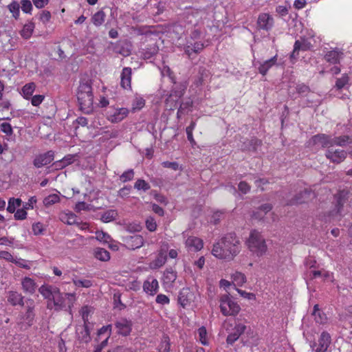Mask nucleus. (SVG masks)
<instances>
[{"label":"nucleus","mask_w":352,"mask_h":352,"mask_svg":"<svg viewBox=\"0 0 352 352\" xmlns=\"http://www.w3.org/2000/svg\"><path fill=\"white\" fill-rule=\"evenodd\" d=\"M241 251V243L234 233H228L214 244L212 254L215 257L232 261Z\"/></svg>","instance_id":"1"},{"label":"nucleus","mask_w":352,"mask_h":352,"mask_svg":"<svg viewBox=\"0 0 352 352\" xmlns=\"http://www.w3.org/2000/svg\"><path fill=\"white\" fill-rule=\"evenodd\" d=\"M76 95L80 109L85 113H90L93 111L94 102L91 80L87 78L80 79Z\"/></svg>","instance_id":"2"},{"label":"nucleus","mask_w":352,"mask_h":352,"mask_svg":"<svg viewBox=\"0 0 352 352\" xmlns=\"http://www.w3.org/2000/svg\"><path fill=\"white\" fill-rule=\"evenodd\" d=\"M248 250L256 256L261 257L265 254L267 250V245L265 238L258 231L254 230L250 233L246 241Z\"/></svg>","instance_id":"3"},{"label":"nucleus","mask_w":352,"mask_h":352,"mask_svg":"<svg viewBox=\"0 0 352 352\" xmlns=\"http://www.w3.org/2000/svg\"><path fill=\"white\" fill-rule=\"evenodd\" d=\"M219 302L221 312L225 316H236L241 310L240 306L229 294L221 295Z\"/></svg>","instance_id":"4"},{"label":"nucleus","mask_w":352,"mask_h":352,"mask_svg":"<svg viewBox=\"0 0 352 352\" xmlns=\"http://www.w3.org/2000/svg\"><path fill=\"white\" fill-rule=\"evenodd\" d=\"M308 146L327 148L328 149L332 147V137L324 133L315 135L309 140Z\"/></svg>","instance_id":"5"},{"label":"nucleus","mask_w":352,"mask_h":352,"mask_svg":"<svg viewBox=\"0 0 352 352\" xmlns=\"http://www.w3.org/2000/svg\"><path fill=\"white\" fill-rule=\"evenodd\" d=\"M316 197L315 192L311 189L305 188L297 193L294 198L291 199L288 205H298L309 202Z\"/></svg>","instance_id":"6"},{"label":"nucleus","mask_w":352,"mask_h":352,"mask_svg":"<svg viewBox=\"0 0 352 352\" xmlns=\"http://www.w3.org/2000/svg\"><path fill=\"white\" fill-rule=\"evenodd\" d=\"M347 153L344 150L333 149V146L327 149L325 157L332 163L340 164L346 157Z\"/></svg>","instance_id":"7"},{"label":"nucleus","mask_w":352,"mask_h":352,"mask_svg":"<svg viewBox=\"0 0 352 352\" xmlns=\"http://www.w3.org/2000/svg\"><path fill=\"white\" fill-rule=\"evenodd\" d=\"M343 58V50L338 47L328 50L324 54V60L331 65H339Z\"/></svg>","instance_id":"8"},{"label":"nucleus","mask_w":352,"mask_h":352,"mask_svg":"<svg viewBox=\"0 0 352 352\" xmlns=\"http://www.w3.org/2000/svg\"><path fill=\"white\" fill-rule=\"evenodd\" d=\"M347 194V192L342 190L336 195L337 203L336 205V209L329 212V220H331V219H338V217L342 214V208L346 201V197Z\"/></svg>","instance_id":"9"},{"label":"nucleus","mask_w":352,"mask_h":352,"mask_svg":"<svg viewBox=\"0 0 352 352\" xmlns=\"http://www.w3.org/2000/svg\"><path fill=\"white\" fill-rule=\"evenodd\" d=\"M25 311L23 314L22 318L23 321L28 324L32 326L34 321L35 313H34V300L32 298H27L26 300Z\"/></svg>","instance_id":"10"},{"label":"nucleus","mask_w":352,"mask_h":352,"mask_svg":"<svg viewBox=\"0 0 352 352\" xmlns=\"http://www.w3.org/2000/svg\"><path fill=\"white\" fill-rule=\"evenodd\" d=\"M114 325L118 334L123 336H127L130 334L132 330L133 323L131 320L122 318L118 320L115 322Z\"/></svg>","instance_id":"11"},{"label":"nucleus","mask_w":352,"mask_h":352,"mask_svg":"<svg viewBox=\"0 0 352 352\" xmlns=\"http://www.w3.org/2000/svg\"><path fill=\"white\" fill-rule=\"evenodd\" d=\"M54 159V152L48 151L46 153H41L34 157L33 164L36 168H41L50 164Z\"/></svg>","instance_id":"12"},{"label":"nucleus","mask_w":352,"mask_h":352,"mask_svg":"<svg viewBox=\"0 0 352 352\" xmlns=\"http://www.w3.org/2000/svg\"><path fill=\"white\" fill-rule=\"evenodd\" d=\"M331 342L330 334L327 331H323L318 339V344L314 343L311 347L315 352H326Z\"/></svg>","instance_id":"13"},{"label":"nucleus","mask_w":352,"mask_h":352,"mask_svg":"<svg viewBox=\"0 0 352 352\" xmlns=\"http://www.w3.org/2000/svg\"><path fill=\"white\" fill-rule=\"evenodd\" d=\"M129 114L126 108H118L109 110L107 113V119L112 123H118L124 120Z\"/></svg>","instance_id":"14"},{"label":"nucleus","mask_w":352,"mask_h":352,"mask_svg":"<svg viewBox=\"0 0 352 352\" xmlns=\"http://www.w3.org/2000/svg\"><path fill=\"white\" fill-rule=\"evenodd\" d=\"M21 285V289L25 294L33 295L38 288L36 280L29 276L22 278Z\"/></svg>","instance_id":"15"},{"label":"nucleus","mask_w":352,"mask_h":352,"mask_svg":"<svg viewBox=\"0 0 352 352\" xmlns=\"http://www.w3.org/2000/svg\"><path fill=\"white\" fill-rule=\"evenodd\" d=\"M257 25L261 30L269 31L274 26V19L268 13H261L258 17Z\"/></svg>","instance_id":"16"},{"label":"nucleus","mask_w":352,"mask_h":352,"mask_svg":"<svg viewBox=\"0 0 352 352\" xmlns=\"http://www.w3.org/2000/svg\"><path fill=\"white\" fill-rule=\"evenodd\" d=\"M194 294L188 287L183 288L178 296V302L182 307H186L193 301Z\"/></svg>","instance_id":"17"},{"label":"nucleus","mask_w":352,"mask_h":352,"mask_svg":"<svg viewBox=\"0 0 352 352\" xmlns=\"http://www.w3.org/2000/svg\"><path fill=\"white\" fill-rule=\"evenodd\" d=\"M246 329V326L243 324H237L235 325L232 332L229 333L227 337L226 342L228 344H233L236 341L241 335H242Z\"/></svg>","instance_id":"18"},{"label":"nucleus","mask_w":352,"mask_h":352,"mask_svg":"<svg viewBox=\"0 0 352 352\" xmlns=\"http://www.w3.org/2000/svg\"><path fill=\"white\" fill-rule=\"evenodd\" d=\"M126 246L131 250H135L141 248L144 245V240L141 235H133L126 236L124 239Z\"/></svg>","instance_id":"19"},{"label":"nucleus","mask_w":352,"mask_h":352,"mask_svg":"<svg viewBox=\"0 0 352 352\" xmlns=\"http://www.w3.org/2000/svg\"><path fill=\"white\" fill-rule=\"evenodd\" d=\"M24 296L16 291H10L7 295L8 302L12 306H24Z\"/></svg>","instance_id":"20"},{"label":"nucleus","mask_w":352,"mask_h":352,"mask_svg":"<svg viewBox=\"0 0 352 352\" xmlns=\"http://www.w3.org/2000/svg\"><path fill=\"white\" fill-rule=\"evenodd\" d=\"M76 334L78 339L85 343H87L91 340L90 330L88 327V324H85L82 326H79L76 328Z\"/></svg>","instance_id":"21"},{"label":"nucleus","mask_w":352,"mask_h":352,"mask_svg":"<svg viewBox=\"0 0 352 352\" xmlns=\"http://www.w3.org/2000/svg\"><path fill=\"white\" fill-rule=\"evenodd\" d=\"M204 49V43L201 42L191 43L188 41L184 46V52L190 58L194 53L195 54L199 53Z\"/></svg>","instance_id":"22"},{"label":"nucleus","mask_w":352,"mask_h":352,"mask_svg":"<svg viewBox=\"0 0 352 352\" xmlns=\"http://www.w3.org/2000/svg\"><path fill=\"white\" fill-rule=\"evenodd\" d=\"M310 47L311 43L308 42L305 38L296 40L294 45V50L292 52L291 57L295 58L298 55L300 50L306 51L309 50Z\"/></svg>","instance_id":"23"},{"label":"nucleus","mask_w":352,"mask_h":352,"mask_svg":"<svg viewBox=\"0 0 352 352\" xmlns=\"http://www.w3.org/2000/svg\"><path fill=\"white\" fill-rule=\"evenodd\" d=\"M132 69L131 67H124L121 73L120 85L124 89H130L131 83Z\"/></svg>","instance_id":"24"},{"label":"nucleus","mask_w":352,"mask_h":352,"mask_svg":"<svg viewBox=\"0 0 352 352\" xmlns=\"http://www.w3.org/2000/svg\"><path fill=\"white\" fill-rule=\"evenodd\" d=\"M51 300H53L54 305H55V311H60L65 307V299L63 294L60 293L59 288L54 294Z\"/></svg>","instance_id":"25"},{"label":"nucleus","mask_w":352,"mask_h":352,"mask_svg":"<svg viewBox=\"0 0 352 352\" xmlns=\"http://www.w3.org/2000/svg\"><path fill=\"white\" fill-rule=\"evenodd\" d=\"M58 287L50 285H43L38 287V292L42 296L47 300L52 299L54 294L56 292Z\"/></svg>","instance_id":"26"},{"label":"nucleus","mask_w":352,"mask_h":352,"mask_svg":"<svg viewBox=\"0 0 352 352\" xmlns=\"http://www.w3.org/2000/svg\"><path fill=\"white\" fill-rule=\"evenodd\" d=\"M277 61V55H275L272 58L260 63L258 67V72L263 76H265L270 68L274 66Z\"/></svg>","instance_id":"27"},{"label":"nucleus","mask_w":352,"mask_h":352,"mask_svg":"<svg viewBox=\"0 0 352 352\" xmlns=\"http://www.w3.org/2000/svg\"><path fill=\"white\" fill-rule=\"evenodd\" d=\"M77 155H67L62 160L55 162L53 164L56 169H62L72 164L76 159Z\"/></svg>","instance_id":"28"},{"label":"nucleus","mask_w":352,"mask_h":352,"mask_svg":"<svg viewBox=\"0 0 352 352\" xmlns=\"http://www.w3.org/2000/svg\"><path fill=\"white\" fill-rule=\"evenodd\" d=\"M158 287V281L155 278H153L151 281L146 280L143 284L144 291L152 296L157 293Z\"/></svg>","instance_id":"29"},{"label":"nucleus","mask_w":352,"mask_h":352,"mask_svg":"<svg viewBox=\"0 0 352 352\" xmlns=\"http://www.w3.org/2000/svg\"><path fill=\"white\" fill-rule=\"evenodd\" d=\"M177 278V272L172 268H168L164 273L163 282L167 286H171Z\"/></svg>","instance_id":"30"},{"label":"nucleus","mask_w":352,"mask_h":352,"mask_svg":"<svg viewBox=\"0 0 352 352\" xmlns=\"http://www.w3.org/2000/svg\"><path fill=\"white\" fill-rule=\"evenodd\" d=\"M186 245L193 248L195 251H199L203 248V241L201 239L195 236H190L186 241Z\"/></svg>","instance_id":"31"},{"label":"nucleus","mask_w":352,"mask_h":352,"mask_svg":"<svg viewBox=\"0 0 352 352\" xmlns=\"http://www.w3.org/2000/svg\"><path fill=\"white\" fill-rule=\"evenodd\" d=\"M167 259V256L165 252L161 250L157 258L151 263L150 266L153 269H158L163 266Z\"/></svg>","instance_id":"32"},{"label":"nucleus","mask_w":352,"mask_h":352,"mask_svg":"<svg viewBox=\"0 0 352 352\" xmlns=\"http://www.w3.org/2000/svg\"><path fill=\"white\" fill-rule=\"evenodd\" d=\"M60 220L64 223L68 225H74L76 223L77 217L75 214L69 212H61L59 214Z\"/></svg>","instance_id":"33"},{"label":"nucleus","mask_w":352,"mask_h":352,"mask_svg":"<svg viewBox=\"0 0 352 352\" xmlns=\"http://www.w3.org/2000/svg\"><path fill=\"white\" fill-rule=\"evenodd\" d=\"M186 89V85L184 84L176 85L172 90L168 100L172 99L173 97L177 99L181 98L184 96Z\"/></svg>","instance_id":"34"},{"label":"nucleus","mask_w":352,"mask_h":352,"mask_svg":"<svg viewBox=\"0 0 352 352\" xmlns=\"http://www.w3.org/2000/svg\"><path fill=\"white\" fill-rule=\"evenodd\" d=\"M352 142V139L349 135L332 137V146L333 145L345 146Z\"/></svg>","instance_id":"35"},{"label":"nucleus","mask_w":352,"mask_h":352,"mask_svg":"<svg viewBox=\"0 0 352 352\" xmlns=\"http://www.w3.org/2000/svg\"><path fill=\"white\" fill-rule=\"evenodd\" d=\"M158 47L156 45H151L142 52V56L144 59H150L155 56L158 52Z\"/></svg>","instance_id":"36"},{"label":"nucleus","mask_w":352,"mask_h":352,"mask_svg":"<svg viewBox=\"0 0 352 352\" xmlns=\"http://www.w3.org/2000/svg\"><path fill=\"white\" fill-rule=\"evenodd\" d=\"M118 216V213L116 210H108L101 214L100 219L102 221L108 223L116 219Z\"/></svg>","instance_id":"37"},{"label":"nucleus","mask_w":352,"mask_h":352,"mask_svg":"<svg viewBox=\"0 0 352 352\" xmlns=\"http://www.w3.org/2000/svg\"><path fill=\"white\" fill-rule=\"evenodd\" d=\"M36 85L34 82L25 84L22 88V95L24 98L29 100L32 96Z\"/></svg>","instance_id":"38"},{"label":"nucleus","mask_w":352,"mask_h":352,"mask_svg":"<svg viewBox=\"0 0 352 352\" xmlns=\"http://www.w3.org/2000/svg\"><path fill=\"white\" fill-rule=\"evenodd\" d=\"M94 255L97 259L102 261H107L110 258L109 252L107 250L101 248H97L95 249Z\"/></svg>","instance_id":"39"},{"label":"nucleus","mask_w":352,"mask_h":352,"mask_svg":"<svg viewBox=\"0 0 352 352\" xmlns=\"http://www.w3.org/2000/svg\"><path fill=\"white\" fill-rule=\"evenodd\" d=\"M106 14L103 10H99L91 17V21L96 26H100L104 22Z\"/></svg>","instance_id":"40"},{"label":"nucleus","mask_w":352,"mask_h":352,"mask_svg":"<svg viewBox=\"0 0 352 352\" xmlns=\"http://www.w3.org/2000/svg\"><path fill=\"white\" fill-rule=\"evenodd\" d=\"M22 201L19 198H10L8 200V205L7 207V210L10 213H14L16 211V208L17 207H20L21 205Z\"/></svg>","instance_id":"41"},{"label":"nucleus","mask_w":352,"mask_h":352,"mask_svg":"<svg viewBox=\"0 0 352 352\" xmlns=\"http://www.w3.org/2000/svg\"><path fill=\"white\" fill-rule=\"evenodd\" d=\"M34 24L33 23H29L23 26L21 30V35L23 38L27 39L29 38L34 30Z\"/></svg>","instance_id":"42"},{"label":"nucleus","mask_w":352,"mask_h":352,"mask_svg":"<svg viewBox=\"0 0 352 352\" xmlns=\"http://www.w3.org/2000/svg\"><path fill=\"white\" fill-rule=\"evenodd\" d=\"M232 281L234 285L241 286L246 281V277L244 274L236 272L232 275Z\"/></svg>","instance_id":"43"},{"label":"nucleus","mask_w":352,"mask_h":352,"mask_svg":"<svg viewBox=\"0 0 352 352\" xmlns=\"http://www.w3.org/2000/svg\"><path fill=\"white\" fill-rule=\"evenodd\" d=\"M134 188L138 190H143L144 192H146L151 188V186L144 179H138L134 184Z\"/></svg>","instance_id":"44"},{"label":"nucleus","mask_w":352,"mask_h":352,"mask_svg":"<svg viewBox=\"0 0 352 352\" xmlns=\"http://www.w3.org/2000/svg\"><path fill=\"white\" fill-rule=\"evenodd\" d=\"M72 282L75 286L78 287L89 288L93 285L92 281L88 279L80 280L76 277L72 279Z\"/></svg>","instance_id":"45"},{"label":"nucleus","mask_w":352,"mask_h":352,"mask_svg":"<svg viewBox=\"0 0 352 352\" xmlns=\"http://www.w3.org/2000/svg\"><path fill=\"white\" fill-rule=\"evenodd\" d=\"M60 201V197L59 195L57 194H52L46 197L43 199V204L48 207L56 203H58Z\"/></svg>","instance_id":"46"},{"label":"nucleus","mask_w":352,"mask_h":352,"mask_svg":"<svg viewBox=\"0 0 352 352\" xmlns=\"http://www.w3.org/2000/svg\"><path fill=\"white\" fill-rule=\"evenodd\" d=\"M262 144L261 140H258L256 138H252L248 142V145L244 148V149L252 150L256 151L258 147L261 146Z\"/></svg>","instance_id":"47"},{"label":"nucleus","mask_w":352,"mask_h":352,"mask_svg":"<svg viewBox=\"0 0 352 352\" xmlns=\"http://www.w3.org/2000/svg\"><path fill=\"white\" fill-rule=\"evenodd\" d=\"M134 170L133 169H129L126 171H124L120 176V180L122 183H126L127 182H130L133 180L134 177Z\"/></svg>","instance_id":"48"},{"label":"nucleus","mask_w":352,"mask_h":352,"mask_svg":"<svg viewBox=\"0 0 352 352\" xmlns=\"http://www.w3.org/2000/svg\"><path fill=\"white\" fill-rule=\"evenodd\" d=\"M349 80V78L346 74H342V76L337 78L336 81V85L337 89H342L348 82Z\"/></svg>","instance_id":"49"},{"label":"nucleus","mask_w":352,"mask_h":352,"mask_svg":"<svg viewBox=\"0 0 352 352\" xmlns=\"http://www.w3.org/2000/svg\"><path fill=\"white\" fill-rule=\"evenodd\" d=\"M8 10H10V12L12 14L13 17L14 19H17L19 16V13H20L19 4L16 1H13L12 3H11L10 4L8 5Z\"/></svg>","instance_id":"50"},{"label":"nucleus","mask_w":352,"mask_h":352,"mask_svg":"<svg viewBox=\"0 0 352 352\" xmlns=\"http://www.w3.org/2000/svg\"><path fill=\"white\" fill-rule=\"evenodd\" d=\"M170 351V343L169 338L168 336H164L162 341L160 345V352H169Z\"/></svg>","instance_id":"51"},{"label":"nucleus","mask_w":352,"mask_h":352,"mask_svg":"<svg viewBox=\"0 0 352 352\" xmlns=\"http://www.w3.org/2000/svg\"><path fill=\"white\" fill-rule=\"evenodd\" d=\"M312 315L314 316L315 321L318 324H323L327 321V316L322 311L319 312H313Z\"/></svg>","instance_id":"52"},{"label":"nucleus","mask_w":352,"mask_h":352,"mask_svg":"<svg viewBox=\"0 0 352 352\" xmlns=\"http://www.w3.org/2000/svg\"><path fill=\"white\" fill-rule=\"evenodd\" d=\"M0 130L6 135L11 136L13 134V130L11 124L8 122H3L0 124Z\"/></svg>","instance_id":"53"},{"label":"nucleus","mask_w":352,"mask_h":352,"mask_svg":"<svg viewBox=\"0 0 352 352\" xmlns=\"http://www.w3.org/2000/svg\"><path fill=\"white\" fill-rule=\"evenodd\" d=\"M90 312H91V308L88 306L82 307L80 310L82 318L85 324L89 323V318L88 317H89Z\"/></svg>","instance_id":"54"},{"label":"nucleus","mask_w":352,"mask_h":352,"mask_svg":"<svg viewBox=\"0 0 352 352\" xmlns=\"http://www.w3.org/2000/svg\"><path fill=\"white\" fill-rule=\"evenodd\" d=\"M21 9L22 11L25 13H31L32 10V4L30 0H21Z\"/></svg>","instance_id":"55"},{"label":"nucleus","mask_w":352,"mask_h":352,"mask_svg":"<svg viewBox=\"0 0 352 352\" xmlns=\"http://www.w3.org/2000/svg\"><path fill=\"white\" fill-rule=\"evenodd\" d=\"M199 336L201 343L204 345H208V342L206 338V329L204 327H201L199 329Z\"/></svg>","instance_id":"56"},{"label":"nucleus","mask_w":352,"mask_h":352,"mask_svg":"<svg viewBox=\"0 0 352 352\" xmlns=\"http://www.w3.org/2000/svg\"><path fill=\"white\" fill-rule=\"evenodd\" d=\"M44 231V227L43 223L37 222L32 225V232L34 235L42 234Z\"/></svg>","instance_id":"57"},{"label":"nucleus","mask_w":352,"mask_h":352,"mask_svg":"<svg viewBox=\"0 0 352 352\" xmlns=\"http://www.w3.org/2000/svg\"><path fill=\"white\" fill-rule=\"evenodd\" d=\"M296 89L297 93L302 96H306L310 91L309 87L305 84L298 85Z\"/></svg>","instance_id":"58"},{"label":"nucleus","mask_w":352,"mask_h":352,"mask_svg":"<svg viewBox=\"0 0 352 352\" xmlns=\"http://www.w3.org/2000/svg\"><path fill=\"white\" fill-rule=\"evenodd\" d=\"M27 212L25 209L23 208L22 209H18L14 212V219L16 220H24L27 217Z\"/></svg>","instance_id":"59"},{"label":"nucleus","mask_w":352,"mask_h":352,"mask_svg":"<svg viewBox=\"0 0 352 352\" xmlns=\"http://www.w3.org/2000/svg\"><path fill=\"white\" fill-rule=\"evenodd\" d=\"M131 189V186H125L118 190V195L122 198L128 197Z\"/></svg>","instance_id":"60"},{"label":"nucleus","mask_w":352,"mask_h":352,"mask_svg":"<svg viewBox=\"0 0 352 352\" xmlns=\"http://www.w3.org/2000/svg\"><path fill=\"white\" fill-rule=\"evenodd\" d=\"M146 228L150 232L155 231L157 228V224H156V222H155V220L154 219V218H153V217L148 218L146 221Z\"/></svg>","instance_id":"61"},{"label":"nucleus","mask_w":352,"mask_h":352,"mask_svg":"<svg viewBox=\"0 0 352 352\" xmlns=\"http://www.w3.org/2000/svg\"><path fill=\"white\" fill-rule=\"evenodd\" d=\"M155 301L157 303L164 305H168L170 302V299L167 296L160 294L157 296Z\"/></svg>","instance_id":"62"},{"label":"nucleus","mask_w":352,"mask_h":352,"mask_svg":"<svg viewBox=\"0 0 352 352\" xmlns=\"http://www.w3.org/2000/svg\"><path fill=\"white\" fill-rule=\"evenodd\" d=\"M108 352H137V351L132 348H127L122 346H118L111 351L109 350Z\"/></svg>","instance_id":"63"},{"label":"nucleus","mask_w":352,"mask_h":352,"mask_svg":"<svg viewBox=\"0 0 352 352\" xmlns=\"http://www.w3.org/2000/svg\"><path fill=\"white\" fill-rule=\"evenodd\" d=\"M184 352H205V350L201 347L187 345L184 348Z\"/></svg>","instance_id":"64"}]
</instances>
